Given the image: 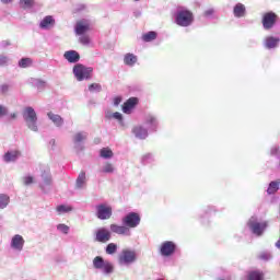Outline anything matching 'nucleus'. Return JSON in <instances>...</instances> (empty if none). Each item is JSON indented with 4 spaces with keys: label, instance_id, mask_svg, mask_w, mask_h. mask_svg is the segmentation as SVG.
Masks as SVG:
<instances>
[{
    "label": "nucleus",
    "instance_id": "0e129e2a",
    "mask_svg": "<svg viewBox=\"0 0 280 280\" xmlns=\"http://www.w3.org/2000/svg\"><path fill=\"white\" fill-rule=\"evenodd\" d=\"M133 1H141V0H133Z\"/></svg>",
    "mask_w": 280,
    "mask_h": 280
},
{
    "label": "nucleus",
    "instance_id": "412c9836",
    "mask_svg": "<svg viewBox=\"0 0 280 280\" xmlns=\"http://www.w3.org/2000/svg\"><path fill=\"white\" fill-rule=\"evenodd\" d=\"M246 13V5L244 3L238 2L233 7V16L235 19H244Z\"/></svg>",
    "mask_w": 280,
    "mask_h": 280
},
{
    "label": "nucleus",
    "instance_id": "a19ab883",
    "mask_svg": "<svg viewBox=\"0 0 280 280\" xmlns=\"http://www.w3.org/2000/svg\"><path fill=\"white\" fill-rule=\"evenodd\" d=\"M57 231H59V233H63V235H69L70 228L65 223H59L57 225Z\"/></svg>",
    "mask_w": 280,
    "mask_h": 280
},
{
    "label": "nucleus",
    "instance_id": "6e6d98bb",
    "mask_svg": "<svg viewBox=\"0 0 280 280\" xmlns=\"http://www.w3.org/2000/svg\"><path fill=\"white\" fill-rule=\"evenodd\" d=\"M121 104V97L117 96L114 98V106H119Z\"/></svg>",
    "mask_w": 280,
    "mask_h": 280
},
{
    "label": "nucleus",
    "instance_id": "864d4df0",
    "mask_svg": "<svg viewBox=\"0 0 280 280\" xmlns=\"http://www.w3.org/2000/svg\"><path fill=\"white\" fill-rule=\"evenodd\" d=\"M215 13V10H213V8L207 9L203 13V16H206L207 19L211 18L212 14Z\"/></svg>",
    "mask_w": 280,
    "mask_h": 280
},
{
    "label": "nucleus",
    "instance_id": "79ce46f5",
    "mask_svg": "<svg viewBox=\"0 0 280 280\" xmlns=\"http://www.w3.org/2000/svg\"><path fill=\"white\" fill-rule=\"evenodd\" d=\"M32 65V59L30 58H22L19 61V67H21V69H27V67H30Z\"/></svg>",
    "mask_w": 280,
    "mask_h": 280
},
{
    "label": "nucleus",
    "instance_id": "de8ad7c7",
    "mask_svg": "<svg viewBox=\"0 0 280 280\" xmlns=\"http://www.w3.org/2000/svg\"><path fill=\"white\" fill-rule=\"evenodd\" d=\"M114 119H117V121H119L120 126H124V115H121V113L119 112H115L113 114Z\"/></svg>",
    "mask_w": 280,
    "mask_h": 280
},
{
    "label": "nucleus",
    "instance_id": "dca6fc26",
    "mask_svg": "<svg viewBox=\"0 0 280 280\" xmlns=\"http://www.w3.org/2000/svg\"><path fill=\"white\" fill-rule=\"evenodd\" d=\"M279 44H280V37H275L272 35L265 37V39L262 40V47L269 50L277 49V47H279Z\"/></svg>",
    "mask_w": 280,
    "mask_h": 280
},
{
    "label": "nucleus",
    "instance_id": "ea45409f",
    "mask_svg": "<svg viewBox=\"0 0 280 280\" xmlns=\"http://www.w3.org/2000/svg\"><path fill=\"white\" fill-rule=\"evenodd\" d=\"M105 252H106L107 255H115V253H117V244L109 243L106 246Z\"/></svg>",
    "mask_w": 280,
    "mask_h": 280
},
{
    "label": "nucleus",
    "instance_id": "5701e85b",
    "mask_svg": "<svg viewBox=\"0 0 280 280\" xmlns=\"http://www.w3.org/2000/svg\"><path fill=\"white\" fill-rule=\"evenodd\" d=\"M48 119L56 126V128H62L65 126V119L60 117L58 114H54V112H49L47 114Z\"/></svg>",
    "mask_w": 280,
    "mask_h": 280
},
{
    "label": "nucleus",
    "instance_id": "37998d69",
    "mask_svg": "<svg viewBox=\"0 0 280 280\" xmlns=\"http://www.w3.org/2000/svg\"><path fill=\"white\" fill-rule=\"evenodd\" d=\"M258 258L262 261H270V259H272V254L270 252H261Z\"/></svg>",
    "mask_w": 280,
    "mask_h": 280
},
{
    "label": "nucleus",
    "instance_id": "ddd939ff",
    "mask_svg": "<svg viewBox=\"0 0 280 280\" xmlns=\"http://www.w3.org/2000/svg\"><path fill=\"white\" fill-rule=\"evenodd\" d=\"M176 253V243L166 241L161 244L160 254L162 257H172Z\"/></svg>",
    "mask_w": 280,
    "mask_h": 280
},
{
    "label": "nucleus",
    "instance_id": "7ed1b4c3",
    "mask_svg": "<svg viewBox=\"0 0 280 280\" xmlns=\"http://www.w3.org/2000/svg\"><path fill=\"white\" fill-rule=\"evenodd\" d=\"M93 268L100 270L102 275L108 277L115 272V265L110 260L104 259L102 256H96L93 259Z\"/></svg>",
    "mask_w": 280,
    "mask_h": 280
},
{
    "label": "nucleus",
    "instance_id": "9b49d317",
    "mask_svg": "<svg viewBox=\"0 0 280 280\" xmlns=\"http://www.w3.org/2000/svg\"><path fill=\"white\" fill-rule=\"evenodd\" d=\"M112 215L113 208H110V206H106L104 203L96 206V217L98 220H110Z\"/></svg>",
    "mask_w": 280,
    "mask_h": 280
},
{
    "label": "nucleus",
    "instance_id": "f257e3e1",
    "mask_svg": "<svg viewBox=\"0 0 280 280\" xmlns=\"http://www.w3.org/2000/svg\"><path fill=\"white\" fill-rule=\"evenodd\" d=\"M174 23L178 27H191L194 25V13L185 8H178L174 13Z\"/></svg>",
    "mask_w": 280,
    "mask_h": 280
},
{
    "label": "nucleus",
    "instance_id": "5fc2aeb1",
    "mask_svg": "<svg viewBox=\"0 0 280 280\" xmlns=\"http://www.w3.org/2000/svg\"><path fill=\"white\" fill-rule=\"evenodd\" d=\"M8 115V108L4 105H0V117Z\"/></svg>",
    "mask_w": 280,
    "mask_h": 280
},
{
    "label": "nucleus",
    "instance_id": "8fccbe9b",
    "mask_svg": "<svg viewBox=\"0 0 280 280\" xmlns=\"http://www.w3.org/2000/svg\"><path fill=\"white\" fill-rule=\"evenodd\" d=\"M86 10V4H77L73 12L78 14L79 12H84Z\"/></svg>",
    "mask_w": 280,
    "mask_h": 280
},
{
    "label": "nucleus",
    "instance_id": "4be33fe9",
    "mask_svg": "<svg viewBox=\"0 0 280 280\" xmlns=\"http://www.w3.org/2000/svg\"><path fill=\"white\" fill-rule=\"evenodd\" d=\"M137 104H139V98L130 97L129 100H127V102L124 103L122 113H125L126 115H130V113L132 112V108H135Z\"/></svg>",
    "mask_w": 280,
    "mask_h": 280
},
{
    "label": "nucleus",
    "instance_id": "39448f33",
    "mask_svg": "<svg viewBox=\"0 0 280 280\" xmlns=\"http://www.w3.org/2000/svg\"><path fill=\"white\" fill-rule=\"evenodd\" d=\"M247 226L253 235H255L256 237H261L264 233H266V229H268V223L259 222L257 221V219L252 217V219H249V221L247 222Z\"/></svg>",
    "mask_w": 280,
    "mask_h": 280
},
{
    "label": "nucleus",
    "instance_id": "423d86ee",
    "mask_svg": "<svg viewBox=\"0 0 280 280\" xmlns=\"http://www.w3.org/2000/svg\"><path fill=\"white\" fill-rule=\"evenodd\" d=\"M137 261V252L124 249L118 256L119 266H132Z\"/></svg>",
    "mask_w": 280,
    "mask_h": 280
},
{
    "label": "nucleus",
    "instance_id": "bb28decb",
    "mask_svg": "<svg viewBox=\"0 0 280 280\" xmlns=\"http://www.w3.org/2000/svg\"><path fill=\"white\" fill-rule=\"evenodd\" d=\"M86 188V172L82 171L75 180V189H85Z\"/></svg>",
    "mask_w": 280,
    "mask_h": 280
},
{
    "label": "nucleus",
    "instance_id": "13d9d810",
    "mask_svg": "<svg viewBox=\"0 0 280 280\" xmlns=\"http://www.w3.org/2000/svg\"><path fill=\"white\" fill-rule=\"evenodd\" d=\"M12 1L14 0H0V2L3 3L4 5H8V3H12Z\"/></svg>",
    "mask_w": 280,
    "mask_h": 280
},
{
    "label": "nucleus",
    "instance_id": "f704fd0d",
    "mask_svg": "<svg viewBox=\"0 0 280 280\" xmlns=\"http://www.w3.org/2000/svg\"><path fill=\"white\" fill-rule=\"evenodd\" d=\"M10 205V196L0 194V209H5Z\"/></svg>",
    "mask_w": 280,
    "mask_h": 280
},
{
    "label": "nucleus",
    "instance_id": "f3484780",
    "mask_svg": "<svg viewBox=\"0 0 280 280\" xmlns=\"http://www.w3.org/2000/svg\"><path fill=\"white\" fill-rule=\"evenodd\" d=\"M109 231L116 233V235H125V237H130V235H132V232H130V229L126 225L110 224Z\"/></svg>",
    "mask_w": 280,
    "mask_h": 280
},
{
    "label": "nucleus",
    "instance_id": "9d476101",
    "mask_svg": "<svg viewBox=\"0 0 280 280\" xmlns=\"http://www.w3.org/2000/svg\"><path fill=\"white\" fill-rule=\"evenodd\" d=\"M144 126L149 132H156L159 130V118L154 114H147L144 116Z\"/></svg>",
    "mask_w": 280,
    "mask_h": 280
},
{
    "label": "nucleus",
    "instance_id": "4d7b16f0",
    "mask_svg": "<svg viewBox=\"0 0 280 280\" xmlns=\"http://www.w3.org/2000/svg\"><path fill=\"white\" fill-rule=\"evenodd\" d=\"M49 145H50L51 150H54V148L56 147V139H51L49 141Z\"/></svg>",
    "mask_w": 280,
    "mask_h": 280
},
{
    "label": "nucleus",
    "instance_id": "58836bf2",
    "mask_svg": "<svg viewBox=\"0 0 280 280\" xmlns=\"http://www.w3.org/2000/svg\"><path fill=\"white\" fill-rule=\"evenodd\" d=\"M88 90L90 91V93H102V84L92 83L89 85Z\"/></svg>",
    "mask_w": 280,
    "mask_h": 280
},
{
    "label": "nucleus",
    "instance_id": "aec40b11",
    "mask_svg": "<svg viewBox=\"0 0 280 280\" xmlns=\"http://www.w3.org/2000/svg\"><path fill=\"white\" fill-rule=\"evenodd\" d=\"M63 58L70 62V65H77V62H80V52L77 50H67L63 54Z\"/></svg>",
    "mask_w": 280,
    "mask_h": 280
},
{
    "label": "nucleus",
    "instance_id": "20e7f679",
    "mask_svg": "<svg viewBox=\"0 0 280 280\" xmlns=\"http://www.w3.org/2000/svg\"><path fill=\"white\" fill-rule=\"evenodd\" d=\"M74 78L78 82H84V80H91V74L93 73L92 67H86L82 63H77L72 70Z\"/></svg>",
    "mask_w": 280,
    "mask_h": 280
},
{
    "label": "nucleus",
    "instance_id": "a18cd8bd",
    "mask_svg": "<svg viewBox=\"0 0 280 280\" xmlns=\"http://www.w3.org/2000/svg\"><path fill=\"white\" fill-rule=\"evenodd\" d=\"M10 65V57L0 55V67H8Z\"/></svg>",
    "mask_w": 280,
    "mask_h": 280
},
{
    "label": "nucleus",
    "instance_id": "49530a36",
    "mask_svg": "<svg viewBox=\"0 0 280 280\" xmlns=\"http://www.w3.org/2000/svg\"><path fill=\"white\" fill-rule=\"evenodd\" d=\"M79 43H81V45H90L91 38H89L88 35H81L79 38Z\"/></svg>",
    "mask_w": 280,
    "mask_h": 280
},
{
    "label": "nucleus",
    "instance_id": "e2e57ef3",
    "mask_svg": "<svg viewBox=\"0 0 280 280\" xmlns=\"http://www.w3.org/2000/svg\"><path fill=\"white\" fill-rule=\"evenodd\" d=\"M200 218L202 219V218H205V215H200Z\"/></svg>",
    "mask_w": 280,
    "mask_h": 280
},
{
    "label": "nucleus",
    "instance_id": "f8f14e48",
    "mask_svg": "<svg viewBox=\"0 0 280 280\" xmlns=\"http://www.w3.org/2000/svg\"><path fill=\"white\" fill-rule=\"evenodd\" d=\"M113 235L110 231L106 228H100L95 231L94 240L95 242H100L101 244H106V242H110Z\"/></svg>",
    "mask_w": 280,
    "mask_h": 280
},
{
    "label": "nucleus",
    "instance_id": "0eeeda50",
    "mask_svg": "<svg viewBox=\"0 0 280 280\" xmlns=\"http://www.w3.org/2000/svg\"><path fill=\"white\" fill-rule=\"evenodd\" d=\"M121 222L127 229H137L141 224V217L137 212H129L122 218Z\"/></svg>",
    "mask_w": 280,
    "mask_h": 280
},
{
    "label": "nucleus",
    "instance_id": "1a4fd4ad",
    "mask_svg": "<svg viewBox=\"0 0 280 280\" xmlns=\"http://www.w3.org/2000/svg\"><path fill=\"white\" fill-rule=\"evenodd\" d=\"M51 172L49 168H45L42 172V182L39 183V187L44 194H48L51 190Z\"/></svg>",
    "mask_w": 280,
    "mask_h": 280
},
{
    "label": "nucleus",
    "instance_id": "72a5a7b5",
    "mask_svg": "<svg viewBox=\"0 0 280 280\" xmlns=\"http://www.w3.org/2000/svg\"><path fill=\"white\" fill-rule=\"evenodd\" d=\"M57 213H59V215H62L65 213H69L71 211H73V207L71 206H66V205H60L57 207Z\"/></svg>",
    "mask_w": 280,
    "mask_h": 280
},
{
    "label": "nucleus",
    "instance_id": "b1692460",
    "mask_svg": "<svg viewBox=\"0 0 280 280\" xmlns=\"http://www.w3.org/2000/svg\"><path fill=\"white\" fill-rule=\"evenodd\" d=\"M54 25H56V20L51 15L45 16L39 23L40 30H51Z\"/></svg>",
    "mask_w": 280,
    "mask_h": 280
},
{
    "label": "nucleus",
    "instance_id": "393cba45",
    "mask_svg": "<svg viewBox=\"0 0 280 280\" xmlns=\"http://www.w3.org/2000/svg\"><path fill=\"white\" fill-rule=\"evenodd\" d=\"M28 84L37 91H45V86H47V82L43 79L31 78L28 79Z\"/></svg>",
    "mask_w": 280,
    "mask_h": 280
},
{
    "label": "nucleus",
    "instance_id": "c85d7f7f",
    "mask_svg": "<svg viewBox=\"0 0 280 280\" xmlns=\"http://www.w3.org/2000/svg\"><path fill=\"white\" fill-rule=\"evenodd\" d=\"M280 189V179L272 180L269 183V186L267 188L268 196L275 195Z\"/></svg>",
    "mask_w": 280,
    "mask_h": 280
},
{
    "label": "nucleus",
    "instance_id": "2eb2a0df",
    "mask_svg": "<svg viewBox=\"0 0 280 280\" xmlns=\"http://www.w3.org/2000/svg\"><path fill=\"white\" fill-rule=\"evenodd\" d=\"M90 27H91V22H89V20H81L77 22L74 26V32L77 36H83L86 34V32H89Z\"/></svg>",
    "mask_w": 280,
    "mask_h": 280
},
{
    "label": "nucleus",
    "instance_id": "052dcab7",
    "mask_svg": "<svg viewBox=\"0 0 280 280\" xmlns=\"http://www.w3.org/2000/svg\"><path fill=\"white\" fill-rule=\"evenodd\" d=\"M16 117H18V114H16V113L10 114V119H16Z\"/></svg>",
    "mask_w": 280,
    "mask_h": 280
},
{
    "label": "nucleus",
    "instance_id": "3c124183",
    "mask_svg": "<svg viewBox=\"0 0 280 280\" xmlns=\"http://www.w3.org/2000/svg\"><path fill=\"white\" fill-rule=\"evenodd\" d=\"M10 45H12V43L9 39L2 40L0 43L1 49H8V47H10Z\"/></svg>",
    "mask_w": 280,
    "mask_h": 280
},
{
    "label": "nucleus",
    "instance_id": "2f4dec72",
    "mask_svg": "<svg viewBox=\"0 0 280 280\" xmlns=\"http://www.w3.org/2000/svg\"><path fill=\"white\" fill-rule=\"evenodd\" d=\"M115 165H113L110 162H106L102 168H101V173L102 174H115Z\"/></svg>",
    "mask_w": 280,
    "mask_h": 280
},
{
    "label": "nucleus",
    "instance_id": "7c9ffc66",
    "mask_svg": "<svg viewBox=\"0 0 280 280\" xmlns=\"http://www.w3.org/2000/svg\"><path fill=\"white\" fill-rule=\"evenodd\" d=\"M140 163L142 165H152L154 163V154L145 153L140 158Z\"/></svg>",
    "mask_w": 280,
    "mask_h": 280
},
{
    "label": "nucleus",
    "instance_id": "09e8293b",
    "mask_svg": "<svg viewBox=\"0 0 280 280\" xmlns=\"http://www.w3.org/2000/svg\"><path fill=\"white\" fill-rule=\"evenodd\" d=\"M23 183L27 187L34 183V177L31 175L24 176L23 177Z\"/></svg>",
    "mask_w": 280,
    "mask_h": 280
},
{
    "label": "nucleus",
    "instance_id": "c756f323",
    "mask_svg": "<svg viewBox=\"0 0 280 280\" xmlns=\"http://www.w3.org/2000/svg\"><path fill=\"white\" fill-rule=\"evenodd\" d=\"M247 280H264V271L252 270L247 275Z\"/></svg>",
    "mask_w": 280,
    "mask_h": 280
},
{
    "label": "nucleus",
    "instance_id": "c03bdc74",
    "mask_svg": "<svg viewBox=\"0 0 280 280\" xmlns=\"http://www.w3.org/2000/svg\"><path fill=\"white\" fill-rule=\"evenodd\" d=\"M10 89H12V85L8 84V83H3L0 85V93L1 95H8V93H10Z\"/></svg>",
    "mask_w": 280,
    "mask_h": 280
},
{
    "label": "nucleus",
    "instance_id": "6ab92c4d",
    "mask_svg": "<svg viewBox=\"0 0 280 280\" xmlns=\"http://www.w3.org/2000/svg\"><path fill=\"white\" fill-rule=\"evenodd\" d=\"M131 132L136 139H140L141 141L148 139V128L143 127V125L135 126Z\"/></svg>",
    "mask_w": 280,
    "mask_h": 280
},
{
    "label": "nucleus",
    "instance_id": "4468645a",
    "mask_svg": "<svg viewBox=\"0 0 280 280\" xmlns=\"http://www.w3.org/2000/svg\"><path fill=\"white\" fill-rule=\"evenodd\" d=\"M277 24V15L275 12H267L262 15V27L264 30H272Z\"/></svg>",
    "mask_w": 280,
    "mask_h": 280
},
{
    "label": "nucleus",
    "instance_id": "cd10ccee",
    "mask_svg": "<svg viewBox=\"0 0 280 280\" xmlns=\"http://www.w3.org/2000/svg\"><path fill=\"white\" fill-rule=\"evenodd\" d=\"M137 56L135 54L128 52L124 57V62L127 67H135L137 65Z\"/></svg>",
    "mask_w": 280,
    "mask_h": 280
},
{
    "label": "nucleus",
    "instance_id": "bf43d9fd",
    "mask_svg": "<svg viewBox=\"0 0 280 280\" xmlns=\"http://www.w3.org/2000/svg\"><path fill=\"white\" fill-rule=\"evenodd\" d=\"M133 16H136L137 19H139V16H141V11H136V12H133Z\"/></svg>",
    "mask_w": 280,
    "mask_h": 280
},
{
    "label": "nucleus",
    "instance_id": "4c0bfd02",
    "mask_svg": "<svg viewBox=\"0 0 280 280\" xmlns=\"http://www.w3.org/2000/svg\"><path fill=\"white\" fill-rule=\"evenodd\" d=\"M102 159H113V150L108 148H103L100 152Z\"/></svg>",
    "mask_w": 280,
    "mask_h": 280
},
{
    "label": "nucleus",
    "instance_id": "a878e982",
    "mask_svg": "<svg viewBox=\"0 0 280 280\" xmlns=\"http://www.w3.org/2000/svg\"><path fill=\"white\" fill-rule=\"evenodd\" d=\"M19 156H21V152L19 151H8L3 155L4 163H14L15 161H19Z\"/></svg>",
    "mask_w": 280,
    "mask_h": 280
},
{
    "label": "nucleus",
    "instance_id": "c9c22d12",
    "mask_svg": "<svg viewBox=\"0 0 280 280\" xmlns=\"http://www.w3.org/2000/svg\"><path fill=\"white\" fill-rule=\"evenodd\" d=\"M218 211H222V209L218 208L217 206H207L203 209V214L211 215L213 213H218Z\"/></svg>",
    "mask_w": 280,
    "mask_h": 280
},
{
    "label": "nucleus",
    "instance_id": "e433bc0d",
    "mask_svg": "<svg viewBox=\"0 0 280 280\" xmlns=\"http://www.w3.org/2000/svg\"><path fill=\"white\" fill-rule=\"evenodd\" d=\"M20 5L23 10H30L34 8V0H20Z\"/></svg>",
    "mask_w": 280,
    "mask_h": 280
},
{
    "label": "nucleus",
    "instance_id": "f03ea898",
    "mask_svg": "<svg viewBox=\"0 0 280 280\" xmlns=\"http://www.w3.org/2000/svg\"><path fill=\"white\" fill-rule=\"evenodd\" d=\"M22 117L28 130H32V132H38V115L34 107H25L22 112Z\"/></svg>",
    "mask_w": 280,
    "mask_h": 280
},
{
    "label": "nucleus",
    "instance_id": "a211bd4d",
    "mask_svg": "<svg viewBox=\"0 0 280 280\" xmlns=\"http://www.w3.org/2000/svg\"><path fill=\"white\" fill-rule=\"evenodd\" d=\"M10 246L13 250H18L19 253H21V250H23V246H25V238H23L20 234H15L11 238Z\"/></svg>",
    "mask_w": 280,
    "mask_h": 280
},
{
    "label": "nucleus",
    "instance_id": "603ef678",
    "mask_svg": "<svg viewBox=\"0 0 280 280\" xmlns=\"http://www.w3.org/2000/svg\"><path fill=\"white\" fill-rule=\"evenodd\" d=\"M271 156H280V148L279 147H273L271 148Z\"/></svg>",
    "mask_w": 280,
    "mask_h": 280
},
{
    "label": "nucleus",
    "instance_id": "680f3d73",
    "mask_svg": "<svg viewBox=\"0 0 280 280\" xmlns=\"http://www.w3.org/2000/svg\"><path fill=\"white\" fill-rule=\"evenodd\" d=\"M275 246L280 250V238L276 242Z\"/></svg>",
    "mask_w": 280,
    "mask_h": 280
},
{
    "label": "nucleus",
    "instance_id": "473e14b6",
    "mask_svg": "<svg viewBox=\"0 0 280 280\" xmlns=\"http://www.w3.org/2000/svg\"><path fill=\"white\" fill-rule=\"evenodd\" d=\"M156 32L150 31L142 36V40H144V43H152V40H156Z\"/></svg>",
    "mask_w": 280,
    "mask_h": 280
},
{
    "label": "nucleus",
    "instance_id": "6e6552de",
    "mask_svg": "<svg viewBox=\"0 0 280 280\" xmlns=\"http://www.w3.org/2000/svg\"><path fill=\"white\" fill-rule=\"evenodd\" d=\"M89 139V132L86 131H78L72 137V143L74 145V150L77 152H83L84 150V142Z\"/></svg>",
    "mask_w": 280,
    "mask_h": 280
}]
</instances>
